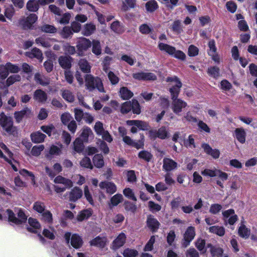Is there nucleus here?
I'll use <instances>...</instances> for the list:
<instances>
[{
    "mask_svg": "<svg viewBox=\"0 0 257 257\" xmlns=\"http://www.w3.org/2000/svg\"><path fill=\"white\" fill-rule=\"evenodd\" d=\"M34 99L39 102H45L48 99L47 93L42 89H38L34 92Z\"/></svg>",
    "mask_w": 257,
    "mask_h": 257,
    "instance_id": "6ab92c4d",
    "label": "nucleus"
},
{
    "mask_svg": "<svg viewBox=\"0 0 257 257\" xmlns=\"http://www.w3.org/2000/svg\"><path fill=\"white\" fill-rule=\"evenodd\" d=\"M131 101H126L123 102L121 106L120 112L122 114H126L131 111L132 106L131 105Z\"/></svg>",
    "mask_w": 257,
    "mask_h": 257,
    "instance_id": "680f3d73",
    "label": "nucleus"
},
{
    "mask_svg": "<svg viewBox=\"0 0 257 257\" xmlns=\"http://www.w3.org/2000/svg\"><path fill=\"white\" fill-rule=\"evenodd\" d=\"M46 206L44 202L41 201H36L35 202L33 206V209L39 213H42L44 211H45Z\"/></svg>",
    "mask_w": 257,
    "mask_h": 257,
    "instance_id": "09e8293b",
    "label": "nucleus"
},
{
    "mask_svg": "<svg viewBox=\"0 0 257 257\" xmlns=\"http://www.w3.org/2000/svg\"><path fill=\"white\" fill-rule=\"evenodd\" d=\"M38 17L35 14H31L25 19L20 21V24L24 30L32 29L33 25L36 22Z\"/></svg>",
    "mask_w": 257,
    "mask_h": 257,
    "instance_id": "20e7f679",
    "label": "nucleus"
},
{
    "mask_svg": "<svg viewBox=\"0 0 257 257\" xmlns=\"http://www.w3.org/2000/svg\"><path fill=\"white\" fill-rule=\"evenodd\" d=\"M205 240L201 238H198L195 242V246L200 251L203 253L206 252V250L204 249L205 246Z\"/></svg>",
    "mask_w": 257,
    "mask_h": 257,
    "instance_id": "052dcab7",
    "label": "nucleus"
},
{
    "mask_svg": "<svg viewBox=\"0 0 257 257\" xmlns=\"http://www.w3.org/2000/svg\"><path fill=\"white\" fill-rule=\"evenodd\" d=\"M26 55L30 58H36L40 62H42L43 59V53L39 49L33 48L30 52L26 53Z\"/></svg>",
    "mask_w": 257,
    "mask_h": 257,
    "instance_id": "f3484780",
    "label": "nucleus"
},
{
    "mask_svg": "<svg viewBox=\"0 0 257 257\" xmlns=\"http://www.w3.org/2000/svg\"><path fill=\"white\" fill-rule=\"evenodd\" d=\"M72 59L70 56H61L58 58V62L60 66L64 69H69L72 66Z\"/></svg>",
    "mask_w": 257,
    "mask_h": 257,
    "instance_id": "4468645a",
    "label": "nucleus"
},
{
    "mask_svg": "<svg viewBox=\"0 0 257 257\" xmlns=\"http://www.w3.org/2000/svg\"><path fill=\"white\" fill-rule=\"evenodd\" d=\"M224 250L220 247H216L210 250V253L212 257H228V254L223 253Z\"/></svg>",
    "mask_w": 257,
    "mask_h": 257,
    "instance_id": "79ce46f5",
    "label": "nucleus"
},
{
    "mask_svg": "<svg viewBox=\"0 0 257 257\" xmlns=\"http://www.w3.org/2000/svg\"><path fill=\"white\" fill-rule=\"evenodd\" d=\"M21 79V77L19 74L11 75L7 78L6 83V86L9 87L16 82L20 81Z\"/></svg>",
    "mask_w": 257,
    "mask_h": 257,
    "instance_id": "8fccbe9b",
    "label": "nucleus"
},
{
    "mask_svg": "<svg viewBox=\"0 0 257 257\" xmlns=\"http://www.w3.org/2000/svg\"><path fill=\"white\" fill-rule=\"evenodd\" d=\"M238 234L241 238L247 239L250 234V229L246 226L241 224L238 229Z\"/></svg>",
    "mask_w": 257,
    "mask_h": 257,
    "instance_id": "cd10ccee",
    "label": "nucleus"
},
{
    "mask_svg": "<svg viewBox=\"0 0 257 257\" xmlns=\"http://www.w3.org/2000/svg\"><path fill=\"white\" fill-rule=\"evenodd\" d=\"M123 200V197L121 194H116L113 195L110 200V204L112 206H116Z\"/></svg>",
    "mask_w": 257,
    "mask_h": 257,
    "instance_id": "6e6d98bb",
    "label": "nucleus"
},
{
    "mask_svg": "<svg viewBox=\"0 0 257 257\" xmlns=\"http://www.w3.org/2000/svg\"><path fill=\"white\" fill-rule=\"evenodd\" d=\"M71 244L75 249L80 248L83 243L82 238L78 234H73L71 238Z\"/></svg>",
    "mask_w": 257,
    "mask_h": 257,
    "instance_id": "a211bd4d",
    "label": "nucleus"
},
{
    "mask_svg": "<svg viewBox=\"0 0 257 257\" xmlns=\"http://www.w3.org/2000/svg\"><path fill=\"white\" fill-rule=\"evenodd\" d=\"M208 47L210 49V52H208L209 55L212 56V59L215 61H218V59H216L214 55L216 53L217 48L215 46V41L212 39L209 41L208 42Z\"/></svg>",
    "mask_w": 257,
    "mask_h": 257,
    "instance_id": "37998d69",
    "label": "nucleus"
},
{
    "mask_svg": "<svg viewBox=\"0 0 257 257\" xmlns=\"http://www.w3.org/2000/svg\"><path fill=\"white\" fill-rule=\"evenodd\" d=\"M60 35L63 39H68L72 37L73 33L70 27L64 26L60 32Z\"/></svg>",
    "mask_w": 257,
    "mask_h": 257,
    "instance_id": "a19ab883",
    "label": "nucleus"
},
{
    "mask_svg": "<svg viewBox=\"0 0 257 257\" xmlns=\"http://www.w3.org/2000/svg\"><path fill=\"white\" fill-rule=\"evenodd\" d=\"M160 225V223L153 215L149 214L147 216L146 226L152 233L157 232Z\"/></svg>",
    "mask_w": 257,
    "mask_h": 257,
    "instance_id": "423d86ee",
    "label": "nucleus"
},
{
    "mask_svg": "<svg viewBox=\"0 0 257 257\" xmlns=\"http://www.w3.org/2000/svg\"><path fill=\"white\" fill-rule=\"evenodd\" d=\"M63 98L69 102H73L75 100V97L73 93L69 90H65L62 93Z\"/></svg>",
    "mask_w": 257,
    "mask_h": 257,
    "instance_id": "338daca9",
    "label": "nucleus"
},
{
    "mask_svg": "<svg viewBox=\"0 0 257 257\" xmlns=\"http://www.w3.org/2000/svg\"><path fill=\"white\" fill-rule=\"evenodd\" d=\"M92 214V210L91 208L84 209L78 213L77 216V220L78 221H82L89 218Z\"/></svg>",
    "mask_w": 257,
    "mask_h": 257,
    "instance_id": "a878e982",
    "label": "nucleus"
},
{
    "mask_svg": "<svg viewBox=\"0 0 257 257\" xmlns=\"http://www.w3.org/2000/svg\"><path fill=\"white\" fill-rule=\"evenodd\" d=\"M122 254L123 257H135L138 255L139 252L138 250L135 249L126 248L124 249L122 252Z\"/></svg>",
    "mask_w": 257,
    "mask_h": 257,
    "instance_id": "864d4df0",
    "label": "nucleus"
},
{
    "mask_svg": "<svg viewBox=\"0 0 257 257\" xmlns=\"http://www.w3.org/2000/svg\"><path fill=\"white\" fill-rule=\"evenodd\" d=\"M31 113V109L28 107H25L20 111H15L14 115L16 121L17 123H20L22 121L24 117H26V118L29 117Z\"/></svg>",
    "mask_w": 257,
    "mask_h": 257,
    "instance_id": "1a4fd4ad",
    "label": "nucleus"
},
{
    "mask_svg": "<svg viewBox=\"0 0 257 257\" xmlns=\"http://www.w3.org/2000/svg\"><path fill=\"white\" fill-rule=\"evenodd\" d=\"M90 136H93L92 130L89 127L85 126L81 130V133L79 138H80L84 143H88V137Z\"/></svg>",
    "mask_w": 257,
    "mask_h": 257,
    "instance_id": "393cba45",
    "label": "nucleus"
},
{
    "mask_svg": "<svg viewBox=\"0 0 257 257\" xmlns=\"http://www.w3.org/2000/svg\"><path fill=\"white\" fill-rule=\"evenodd\" d=\"M84 143L80 138H77L73 143L74 151L78 153L82 152L84 149Z\"/></svg>",
    "mask_w": 257,
    "mask_h": 257,
    "instance_id": "c9c22d12",
    "label": "nucleus"
},
{
    "mask_svg": "<svg viewBox=\"0 0 257 257\" xmlns=\"http://www.w3.org/2000/svg\"><path fill=\"white\" fill-rule=\"evenodd\" d=\"M80 70L84 73H88L90 72L91 66L88 62L85 59H81L78 62Z\"/></svg>",
    "mask_w": 257,
    "mask_h": 257,
    "instance_id": "e433bc0d",
    "label": "nucleus"
},
{
    "mask_svg": "<svg viewBox=\"0 0 257 257\" xmlns=\"http://www.w3.org/2000/svg\"><path fill=\"white\" fill-rule=\"evenodd\" d=\"M158 48L160 51H165L170 55H173L175 52V48L170 45L163 43H160L158 45Z\"/></svg>",
    "mask_w": 257,
    "mask_h": 257,
    "instance_id": "2f4dec72",
    "label": "nucleus"
},
{
    "mask_svg": "<svg viewBox=\"0 0 257 257\" xmlns=\"http://www.w3.org/2000/svg\"><path fill=\"white\" fill-rule=\"evenodd\" d=\"M123 206L126 211L133 213H135L137 209L136 204L129 201H125L123 203Z\"/></svg>",
    "mask_w": 257,
    "mask_h": 257,
    "instance_id": "49530a36",
    "label": "nucleus"
},
{
    "mask_svg": "<svg viewBox=\"0 0 257 257\" xmlns=\"http://www.w3.org/2000/svg\"><path fill=\"white\" fill-rule=\"evenodd\" d=\"M30 137L32 141L36 144L43 143L46 138V136L40 131L32 133Z\"/></svg>",
    "mask_w": 257,
    "mask_h": 257,
    "instance_id": "412c9836",
    "label": "nucleus"
},
{
    "mask_svg": "<svg viewBox=\"0 0 257 257\" xmlns=\"http://www.w3.org/2000/svg\"><path fill=\"white\" fill-rule=\"evenodd\" d=\"M39 0H29L26 4V9L29 12H36L40 8Z\"/></svg>",
    "mask_w": 257,
    "mask_h": 257,
    "instance_id": "4be33fe9",
    "label": "nucleus"
},
{
    "mask_svg": "<svg viewBox=\"0 0 257 257\" xmlns=\"http://www.w3.org/2000/svg\"><path fill=\"white\" fill-rule=\"evenodd\" d=\"M91 41L85 37H80L76 43L77 53L79 56L84 55L85 52L87 51L91 47Z\"/></svg>",
    "mask_w": 257,
    "mask_h": 257,
    "instance_id": "f03ea898",
    "label": "nucleus"
},
{
    "mask_svg": "<svg viewBox=\"0 0 257 257\" xmlns=\"http://www.w3.org/2000/svg\"><path fill=\"white\" fill-rule=\"evenodd\" d=\"M54 182L55 183L57 184H62L68 188H70L73 186V183L71 180L64 178L61 176H58L55 177Z\"/></svg>",
    "mask_w": 257,
    "mask_h": 257,
    "instance_id": "c85d7f7f",
    "label": "nucleus"
},
{
    "mask_svg": "<svg viewBox=\"0 0 257 257\" xmlns=\"http://www.w3.org/2000/svg\"><path fill=\"white\" fill-rule=\"evenodd\" d=\"M40 219L46 223L52 224L53 221L52 213L49 210H46L41 213Z\"/></svg>",
    "mask_w": 257,
    "mask_h": 257,
    "instance_id": "7c9ffc66",
    "label": "nucleus"
},
{
    "mask_svg": "<svg viewBox=\"0 0 257 257\" xmlns=\"http://www.w3.org/2000/svg\"><path fill=\"white\" fill-rule=\"evenodd\" d=\"M91 44L92 52L96 56L100 55L101 54V47L100 41L93 39Z\"/></svg>",
    "mask_w": 257,
    "mask_h": 257,
    "instance_id": "f704fd0d",
    "label": "nucleus"
},
{
    "mask_svg": "<svg viewBox=\"0 0 257 257\" xmlns=\"http://www.w3.org/2000/svg\"><path fill=\"white\" fill-rule=\"evenodd\" d=\"M111 29L115 33L122 34L124 30L123 27L121 26L118 21H115L112 22L110 26Z\"/></svg>",
    "mask_w": 257,
    "mask_h": 257,
    "instance_id": "58836bf2",
    "label": "nucleus"
},
{
    "mask_svg": "<svg viewBox=\"0 0 257 257\" xmlns=\"http://www.w3.org/2000/svg\"><path fill=\"white\" fill-rule=\"evenodd\" d=\"M68 195L69 201L72 202H76L83 195L82 190L78 187H74L71 191L66 193Z\"/></svg>",
    "mask_w": 257,
    "mask_h": 257,
    "instance_id": "6e6552de",
    "label": "nucleus"
},
{
    "mask_svg": "<svg viewBox=\"0 0 257 257\" xmlns=\"http://www.w3.org/2000/svg\"><path fill=\"white\" fill-rule=\"evenodd\" d=\"M187 106V103L181 99L178 98L172 100V110L177 115H179L182 109Z\"/></svg>",
    "mask_w": 257,
    "mask_h": 257,
    "instance_id": "9b49d317",
    "label": "nucleus"
},
{
    "mask_svg": "<svg viewBox=\"0 0 257 257\" xmlns=\"http://www.w3.org/2000/svg\"><path fill=\"white\" fill-rule=\"evenodd\" d=\"M246 132L242 127L236 128L234 130V137L241 144H244L245 142Z\"/></svg>",
    "mask_w": 257,
    "mask_h": 257,
    "instance_id": "aec40b11",
    "label": "nucleus"
},
{
    "mask_svg": "<svg viewBox=\"0 0 257 257\" xmlns=\"http://www.w3.org/2000/svg\"><path fill=\"white\" fill-rule=\"evenodd\" d=\"M157 132L158 138L161 140H164L168 137L169 133L165 126H161L157 131Z\"/></svg>",
    "mask_w": 257,
    "mask_h": 257,
    "instance_id": "13d9d810",
    "label": "nucleus"
},
{
    "mask_svg": "<svg viewBox=\"0 0 257 257\" xmlns=\"http://www.w3.org/2000/svg\"><path fill=\"white\" fill-rule=\"evenodd\" d=\"M170 29L174 33L177 34H180L182 33L183 30L181 20H175L172 24Z\"/></svg>",
    "mask_w": 257,
    "mask_h": 257,
    "instance_id": "473e14b6",
    "label": "nucleus"
},
{
    "mask_svg": "<svg viewBox=\"0 0 257 257\" xmlns=\"http://www.w3.org/2000/svg\"><path fill=\"white\" fill-rule=\"evenodd\" d=\"M94 166L97 168H101L104 166L103 156L101 154H95L92 158Z\"/></svg>",
    "mask_w": 257,
    "mask_h": 257,
    "instance_id": "bb28decb",
    "label": "nucleus"
},
{
    "mask_svg": "<svg viewBox=\"0 0 257 257\" xmlns=\"http://www.w3.org/2000/svg\"><path fill=\"white\" fill-rule=\"evenodd\" d=\"M9 74V72L7 63L5 65H0V78L4 80L8 77Z\"/></svg>",
    "mask_w": 257,
    "mask_h": 257,
    "instance_id": "0e129e2a",
    "label": "nucleus"
},
{
    "mask_svg": "<svg viewBox=\"0 0 257 257\" xmlns=\"http://www.w3.org/2000/svg\"><path fill=\"white\" fill-rule=\"evenodd\" d=\"M126 239V235L124 233L121 232L113 240L110 245V248L113 251H116L124 245Z\"/></svg>",
    "mask_w": 257,
    "mask_h": 257,
    "instance_id": "39448f33",
    "label": "nucleus"
},
{
    "mask_svg": "<svg viewBox=\"0 0 257 257\" xmlns=\"http://www.w3.org/2000/svg\"><path fill=\"white\" fill-rule=\"evenodd\" d=\"M201 147L207 155H210L215 159L219 158L220 156V152L219 150L216 149H213L209 144L206 143L202 144Z\"/></svg>",
    "mask_w": 257,
    "mask_h": 257,
    "instance_id": "ddd939ff",
    "label": "nucleus"
},
{
    "mask_svg": "<svg viewBox=\"0 0 257 257\" xmlns=\"http://www.w3.org/2000/svg\"><path fill=\"white\" fill-rule=\"evenodd\" d=\"M80 165L81 167L92 170L93 166L91 164L90 159L88 157H84L80 162Z\"/></svg>",
    "mask_w": 257,
    "mask_h": 257,
    "instance_id": "4d7b16f0",
    "label": "nucleus"
},
{
    "mask_svg": "<svg viewBox=\"0 0 257 257\" xmlns=\"http://www.w3.org/2000/svg\"><path fill=\"white\" fill-rule=\"evenodd\" d=\"M207 72L209 76L215 79H217L220 76L219 68L216 66L208 67Z\"/></svg>",
    "mask_w": 257,
    "mask_h": 257,
    "instance_id": "ea45409f",
    "label": "nucleus"
},
{
    "mask_svg": "<svg viewBox=\"0 0 257 257\" xmlns=\"http://www.w3.org/2000/svg\"><path fill=\"white\" fill-rule=\"evenodd\" d=\"M41 31L46 33H50V34H54L57 32V28L53 25H50L49 24H45L41 26Z\"/></svg>",
    "mask_w": 257,
    "mask_h": 257,
    "instance_id": "3c124183",
    "label": "nucleus"
},
{
    "mask_svg": "<svg viewBox=\"0 0 257 257\" xmlns=\"http://www.w3.org/2000/svg\"><path fill=\"white\" fill-rule=\"evenodd\" d=\"M14 122L13 118L10 117L0 118V125L8 133H12Z\"/></svg>",
    "mask_w": 257,
    "mask_h": 257,
    "instance_id": "9d476101",
    "label": "nucleus"
},
{
    "mask_svg": "<svg viewBox=\"0 0 257 257\" xmlns=\"http://www.w3.org/2000/svg\"><path fill=\"white\" fill-rule=\"evenodd\" d=\"M182 86L181 82H179L178 84H176L170 88L169 92L171 94V99L173 100L178 99V97L180 92V88Z\"/></svg>",
    "mask_w": 257,
    "mask_h": 257,
    "instance_id": "b1692460",
    "label": "nucleus"
},
{
    "mask_svg": "<svg viewBox=\"0 0 257 257\" xmlns=\"http://www.w3.org/2000/svg\"><path fill=\"white\" fill-rule=\"evenodd\" d=\"M145 8L148 12L152 13L159 8V5L156 1L152 0L146 3Z\"/></svg>",
    "mask_w": 257,
    "mask_h": 257,
    "instance_id": "4c0bfd02",
    "label": "nucleus"
},
{
    "mask_svg": "<svg viewBox=\"0 0 257 257\" xmlns=\"http://www.w3.org/2000/svg\"><path fill=\"white\" fill-rule=\"evenodd\" d=\"M155 242V236L152 235L144 247V251H152L154 248V244Z\"/></svg>",
    "mask_w": 257,
    "mask_h": 257,
    "instance_id": "bf43d9fd",
    "label": "nucleus"
},
{
    "mask_svg": "<svg viewBox=\"0 0 257 257\" xmlns=\"http://www.w3.org/2000/svg\"><path fill=\"white\" fill-rule=\"evenodd\" d=\"M138 157L147 162H149L153 158V155L150 152L146 150H143L139 153Z\"/></svg>",
    "mask_w": 257,
    "mask_h": 257,
    "instance_id": "c03bdc74",
    "label": "nucleus"
},
{
    "mask_svg": "<svg viewBox=\"0 0 257 257\" xmlns=\"http://www.w3.org/2000/svg\"><path fill=\"white\" fill-rule=\"evenodd\" d=\"M96 30V26L91 23L86 24L84 26L82 34L85 36H89Z\"/></svg>",
    "mask_w": 257,
    "mask_h": 257,
    "instance_id": "c756f323",
    "label": "nucleus"
},
{
    "mask_svg": "<svg viewBox=\"0 0 257 257\" xmlns=\"http://www.w3.org/2000/svg\"><path fill=\"white\" fill-rule=\"evenodd\" d=\"M123 195L127 198L132 199L134 201H137V198L132 189L130 188H125L123 190Z\"/></svg>",
    "mask_w": 257,
    "mask_h": 257,
    "instance_id": "69168bd1",
    "label": "nucleus"
},
{
    "mask_svg": "<svg viewBox=\"0 0 257 257\" xmlns=\"http://www.w3.org/2000/svg\"><path fill=\"white\" fill-rule=\"evenodd\" d=\"M44 149V146L43 145L39 146H34L31 150V153L34 156H39L42 151Z\"/></svg>",
    "mask_w": 257,
    "mask_h": 257,
    "instance_id": "774afa93",
    "label": "nucleus"
},
{
    "mask_svg": "<svg viewBox=\"0 0 257 257\" xmlns=\"http://www.w3.org/2000/svg\"><path fill=\"white\" fill-rule=\"evenodd\" d=\"M196 235L195 229L193 226H189L186 229L183 234L182 245L186 247L190 245V242L193 240Z\"/></svg>",
    "mask_w": 257,
    "mask_h": 257,
    "instance_id": "7ed1b4c3",
    "label": "nucleus"
},
{
    "mask_svg": "<svg viewBox=\"0 0 257 257\" xmlns=\"http://www.w3.org/2000/svg\"><path fill=\"white\" fill-rule=\"evenodd\" d=\"M131 105L132 106V110L134 114H140L141 113V107L138 102L136 99H132L131 101Z\"/></svg>",
    "mask_w": 257,
    "mask_h": 257,
    "instance_id": "a18cd8bd",
    "label": "nucleus"
},
{
    "mask_svg": "<svg viewBox=\"0 0 257 257\" xmlns=\"http://www.w3.org/2000/svg\"><path fill=\"white\" fill-rule=\"evenodd\" d=\"M197 125L199 131L201 132L206 133H210L211 130L208 125L202 120H199L198 121Z\"/></svg>",
    "mask_w": 257,
    "mask_h": 257,
    "instance_id": "e2e57ef3",
    "label": "nucleus"
},
{
    "mask_svg": "<svg viewBox=\"0 0 257 257\" xmlns=\"http://www.w3.org/2000/svg\"><path fill=\"white\" fill-rule=\"evenodd\" d=\"M133 93L126 87H122L120 89L119 95L123 100H128L133 97Z\"/></svg>",
    "mask_w": 257,
    "mask_h": 257,
    "instance_id": "72a5a7b5",
    "label": "nucleus"
},
{
    "mask_svg": "<svg viewBox=\"0 0 257 257\" xmlns=\"http://www.w3.org/2000/svg\"><path fill=\"white\" fill-rule=\"evenodd\" d=\"M125 3H123L122 10L123 11H127L128 9H134L136 6L137 0H124Z\"/></svg>",
    "mask_w": 257,
    "mask_h": 257,
    "instance_id": "603ef678",
    "label": "nucleus"
},
{
    "mask_svg": "<svg viewBox=\"0 0 257 257\" xmlns=\"http://www.w3.org/2000/svg\"><path fill=\"white\" fill-rule=\"evenodd\" d=\"M107 239L105 237H101L97 236L89 241L91 246H96L101 248H103L106 244Z\"/></svg>",
    "mask_w": 257,
    "mask_h": 257,
    "instance_id": "2eb2a0df",
    "label": "nucleus"
},
{
    "mask_svg": "<svg viewBox=\"0 0 257 257\" xmlns=\"http://www.w3.org/2000/svg\"><path fill=\"white\" fill-rule=\"evenodd\" d=\"M6 212L7 213L8 216V221L10 222H12L15 223V224L18 225V222L20 221L18 220V218L16 216L15 214L13 212V211L10 209H8L6 210Z\"/></svg>",
    "mask_w": 257,
    "mask_h": 257,
    "instance_id": "de8ad7c7",
    "label": "nucleus"
},
{
    "mask_svg": "<svg viewBox=\"0 0 257 257\" xmlns=\"http://www.w3.org/2000/svg\"><path fill=\"white\" fill-rule=\"evenodd\" d=\"M101 189H106V192L110 195L114 194L116 191V186L112 182L101 181L99 184Z\"/></svg>",
    "mask_w": 257,
    "mask_h": 257,
    "instance_id": "f8f14e48",
    "label": "nucleus"
},
{
    "mask_svg": "<svg viewBox=\"0 0 257 257\" xmlns=\"http://www.w3.org/2000/svg\"><path fill=\"white\" fill-rule=\"evenodd\" d=\"M177 167V163L171 159L165 158L163 159V168L166 172L171 171Z\"/></svg>",
    "mask_w": 257,
    "mask_h": 257,
    "instance_id": "dca6fc26",
    "label": "nucleus"
},
{
    "mask_svg": "<svg viewBox=\"0 0 257 257\" xmlns=\"http://www.w3.org/2000/svg\"><path fill=\"white\" fill-rule=\"evenodd\" d=\"M133 77L138 80L155 81L157 79V76L152 72H140L133 74Z\"/></svg>",
    "mask_w": 257,
    "mask_h": 257,
    "instance_id": "0eeeda50",
    "label": "nucleus"
},
{
    "mask_svg": "<svg viewBox=\"0 0 257 257\" xmlns=\"http://www.w3.org/2000/svg\"><path fill=\"white\" fill-rule=\"evenodd\" d=\"M60 119L62 123L65 125H66L72 120H73V118L71 114L68 112L63 113L61 115Z\"/></svg>",
    "mask_w": 257,
    "mask_h": 257,
    "instance_id": "5fc2aeb1",
    "label": "nucleus"
},
{
    "mask_svg": "<svg viewBox=\"0 0 257 257\" xmlns=\"http://www.w3.org/2000/svg\"><path fill=\"white\" fill-rule=\"evenodd\" d=\"M208 230L209 232L215 234L220 237L224 236L225 233V229L222 226H212L209 228Z\"/></svg>",
    "mask_w": 257,
    "mask_h": 257,
    "instance_id": "5701e85b",
    "label": "nucleus"
},
{
    "mask_svg": "<svg viewBox=\"0 0 257 257\" xmlns=\"http://www.w3.org/2000/svg\"><path fill=\"white\" fill-rule=\"evenodd\" d=\"M86 89L89 91H92L97 89L100 92H104V88L100 78L94 77L91 74H86L84 77Z\"/></svg>",
    "mask_w": 257,
    "mask_h": 257,
    "instance_id": "f257e3e1",
    "label": "nucleus"
}]
</instances>
